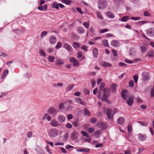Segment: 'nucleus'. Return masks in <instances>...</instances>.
Returning <instances> with one entry per match:
<instances>
[{
    "label": "nucleus",
    "instance_id": "c756f323",
    "mask_svg": "<svg viewBox=\"0 0 154 154\" xmlns=\"http://www.w3.org/2000/svg\"><path fill=\"white\" fill-rule=\"evenodd\" d=\"M74 86V85L73 84L69 85L66 88V91L67 92H68L71 90L73 89Z\"/></svg>",
    "mask_w": 154,
    "mask_h": 154
},
{
    "label": "nucleus",
    "instance_id": "7ed1b4c3",
    "mask_svg": "<svg viewBox=\"0 0 154 154\" xmlns=\"http://www.w3.org/2000/svg\"><path fill=\"white\" fill-rule=\"evenodd\" d=\"M48 133L50 137H55L58 135V131L56 128H53L49 130Z\"/></svg>",
    "mask_w": 154,
    "mask_h": 154
},
{
    "label": "nucleus",
    "instance_id": "ea45409f",
    "mask_svg": "<svg viewBox=\"0 0 154 154\" xmlns=\"http://www.w3.org/2000/svg\"><path fill=\"white\" fill-rule=\"evenodd\" d=\"M72 46L75 49L79 48L80 47V45L79 44L75 42H73Z\"/></svg>",
    "mask_w": 154,
    "mask_h": 154
},
{
    "label": "nucleus",
    "instance_id": "dca6fc26",
    "mask_svg": "<svg viewBox=\"0 0 154 154\" xmlns=\"http://www.w3.org/2000/svg\"><path fill=\"white\" fill-rule=\"evenodd\" d=\"M124 118L122 117H120L117 119V123L120 125L123 124L125 122Z\"/></svg>",
    "mask_w": 154,
    "mask_h": 154
},
{
    "label": "nucleus",
    "instance_id": "a878e982",
    "mask_svg": "<svg viewBox=\"0 0 154 154\" xmlns=\"http://www.w3.org/2000/svg\"><path fill=\"white\" fill-rule=\"evenodd\" d=\"M101 65L105 67H110L112 66V65L106 61H104L103 63L101 64Z\"/></svg>",
    "mask_w": 154,
    "mask_h": 154
},
{
    "label": "nucleus",
    "instance_id": "13d9d810",
    "mask_svg": "<svg viewBox=\"0 0 154 154\" xmlns=\"http://www.w3.org/2000/svg\"><path fill=\"white\" fill-rule=\"evenodd\" d=\"M119 65L121 67L125 66L126 67L127 66V65L123 62L119 63Z\"/></svg>",
    "mask_w": 154,
    "mask_h": 154
},
{
    "label": "nucleus",
    "instance_id": "79ce46f5",
    "mask_svg": "<svg viewBox=\"0 0 154 154\" xmlns=\"http://www.w3.org/2000/svg\"><path fill=\"white\" fill-rule=\"evenodd\" d=\"M39 53L40 55L45 57L46 56L45 53L43 50L40 49L39 51Z\"/></svg>",
    "mask_w": 154,
    "mask_h": 154
},
{
    "label": "nucleus",
    "instance_id": "f3484780",
    "mask_svg": "<svg viewBox=\"0 0 154 154\" xmlns=\"http://www.w3.org/2000/svg\"><path fill=\"white\" fill-rule=\"evenodd\" d=\"M63 47L69 52H72V47L67 43H64L63 45Z\"/></svg>",
    "mask_w": 154,
    "mask_h": 154
},
{
    "label": "nucleus",
    "instance_id": "49530a36",
    "mask_svg": "<svg viewBox=\"0 0 154 154\" xmlns=\"http://www.w3.org/2000/svg\"><path fill=\"white\" fill-rule=\"evenodd\" d=\"M48 33V32L46 31H42L41 35V37L43 38Z\"/></svg>",
    "mask_w": 154,
    "mask_h": 154
},
{
    "label": "nucleus",
    "instance_id": "b1692460",
    "mask_svg": "<svg viewBox=\"0 0 154 154\" xmlns=\"http://www.w3.org/2000/svg\"><path fill=\"white\" fill-rule=\"evenodd\" d=\"M147 49L146 46L144 45H142L140 47V51L142 53H145L147 51Z\"/></svg>",
    "mask_w": 154,
    "mask_h": 154
},
{
    "label": "nucleus",
    "instance_id": "0eeeda50",
    "mask_svg": "<svg viewBox=\"0 0 154 154\" xmlns=\"http://www.w3.org/2000/svg\"><path fill=\"white\" fill-rule=\"evenodd\" d=\"M138 139L141 141H143L146 140L147 136L145 134H137Z\"/></svg>",
    "mask_w": 154,
    "mask_h": 154
},
{
    "label": "nucleus",
    "instance_id": "a18cd8bd",
    "mask_svg": "<svg viewBox=\"0 0 154 154\" xmlns=\"http://www.w3.org/2000/svg\"><path fill=\"white\" fill-rule=\"evenodd\" d=\"M64 103H60L59 105V108L60 109H64Z\"/></svg>",
    "mask_w": 154,
    "mask_h": 154
},
{
    "label": "nucleus",
    "instance_id": "6e6d98bb",
    "mask_svg": "<svg viewBox=\"0 0 154 154\" xmlns=\"http://www.w3.org/2000/svg\"><path fill=\"white\" fill-rule=\"evenodd\" d=\"M97 121V119L96 118H93L91 119L90 122L91 123L94 124Z\"/></svg>",
    "mask_w": 154,
    "mask_h": 154
},
{
    "label": "nucleus",
    "instance_id": "4468645a",
    "mask_svg": "<svg viewBox=\"0 0 154 154\" xmlns=\"http://www.w3.org/2000/svg\"><path fill=\"white\" fill-rule=\"evenodd\" d=\"M48 112L50 114H53L54 116L56 115L57 113L56 109L53 107L50 108L48 110Z\"/></svg>",
    "mask_w": 154,
    "mask_h": 154
},
{
    "label": "nucleus",
    "instance_id": "2f4dec72",
    "mask_svg": "<svg viewBox=\"0 0 154 154\" xmlns=\"http://www.w3.org/2000/svg\"><path fill=\"white\" fill-rule=\"evenodd\" d=\"M102 44L104 46L107 47H109V45L108 41L104 39L102 41Z\"/></svg>",
    "mask_w": 154,
    "mask_h": 154
},
{
    "label": "nucleus",
    "instance_id": "6e6552de",
    "mask_svg": "<svg viewBox=\"0 0 154 154\" xmlns=\"http://www.w3.org/2000/svg\"><path fill=\"white\" fill-rule=\"evenodd\" d=\"M79 135L78 133L76 131H73L71 134V139L72 140H74L77 139Z\"/></svg>",
    "mask_w": 154,
    "mask_h": 154
},
{
    "label": "nucleus",
    "instance_id": "cd10ccee",
    "mask_svg": "<svg viewBox=\"0 0 154 154\" xmlns=\"http://www.w3.org/2000/svg\"><path fill=\"white\" fill-rule=\"evenodd\" d=\"M77 32L79 34H82L84 33L85 30L83 28L81 27H79L77 29Z\"/></svg>",
    "mask_w": 154,
    "mask_h": 154
},
{
    "label": "nucleus",
    "instance_id": "20e7f679",
    "mask_svg": "<svg viewBox=\"0 0 154 154\" xmlns=\"http://www.w3.org/2000/svg\"><path fill=\"white\" fill-rule=\"evenodd\" d=\"M69 61L72 63V65L74 66H79V62L75 58H69Z\"/></svg>",
    "mask_w": 154,
    "mask_h": 154
},
{
    "label": "nucleus",
    "instance_id": "412c9836",
    "mask_svg": "<svg viewBox=\"0 0 154 154\" xmlns=\"http://www.w3.org/2000/svg\"><path fill=\"white\" fill-rule=\"evenodd\" d=\"M94 57V58H96L97 57L98 55V51L97 49L95 48H94L92 51Z\"/></svg>",
    "mask_w": 154,
    "mask_h": 154
},
{
    "label": "nucleus",
    "instance_id": "2eb2a0df",
    "mask_svg": "<svg viewBox=\"0 0 154 154\" xmlns=\"http://www.w3.org/2000/svg\"><path fill=\"white\" fill-rule=\"evenodd\" d=\"M144 81H148L149 80V74L147 72H144L142 74Z\"/></svg>",
    "mask_w": 154,
    "mask_h": 154
},
{
    "label": "nucleus",
    "instance_id": "4d7b16f0",
    "mask_svg": "<svg viewBox=\"0 0 154 154\" xmlns=\"http://www.w3.org/2000/svg\"><path fill=\"white\" fill-rule=\"evenodd\" d=\"M32 132L31 131H28L27 134V137L28 138H31L32 135Z\"/></svg>",
    "mask_w": 154,
    "mask_h": 154
},
{
    "label": "nucleus",
    "instance_id": "e2e57ef3",
    "mask_svg": "<svg viewBox=\"0 0 154 154\" xmlns=\"http://www.w3.org/2000/svg\"><path fill=\"white\" fill-rule=\"evenodd\" d=\"M66 127L67 128L70 129L72 128V125L70 123H68L66 125Z\"/></svg>",
    "mask_w": 154,
    "mask_h": 154
},
{
    "label": "nucleus",
    "instance_id": "052dcab7",
    "mask_svg": "<svg viewBox=\"0 0 154 154\" xmlns=\"http://www.w3.org/2000/svg\"><path fill=\"white\" fill-rule=\"evenodd\" d=\"M109 30V29H103L100 30V32L101 33H103L108 32Z\"/></svg>",
    "mask_w": 154,
    "mask_h": 154
},
{
    "label": "nucleus",
    "instance_id": "09e8293b",
    "mask_svg": "<svg viewBox=\"0 0 154 154\" xmlns=\"http://www.w3.org/2000/svg\"><path fill=\"white\" fill-rule=\"evenodd\" d=\"M91 86L92 88L94 87L96 84V81L95 79H92L91 80Z\"/></svg>",
    "mask_w": 154,
    "mask_h": 154
},
{
    "label": "nucleus",
    "instance_id": "5fc2aeb1",
    "mask_svg": "<svg viewBox=\"0 0 154 154\" xmlns=\"http://www.w3.org/2000/svg\"><path fill=\"white\" fill-rule=\"evenodd\" d=\"M128 130L129 133H131L132 131V127L131 125H129L128 126Z\"/></svg>",
    "mask_w": 154,
    "mask_h": 154
},
{
    "label": "nucleus",
    "instance_id": "de8ad7c7",
    "mask_svg": "<svg viewBox=\"0 0 154 154\" xmlns=\"http://www.w3.org/2000/svg\"><path fill=\"white\" fill-rule=\"evenodd\" d=\"M133 78L134 80L135 83H137L138 79V75H135L133 76Z\"/></svg>",
    "mask_w": 154,
    "mask_h": 154
},
{
    "label": "nucleus",
    "instance_id": "c9c22d12",
    "mask_svg": "<svg viewBox=\"0 0 154 154\" xmlns=\"http://www.w3.org/2000/svg\"><path fill=\"white\" fill-rule=\"evenodd\" d=\"M95 129L94 128L90 127L87 128V132L89 133H92L94 131Z\"/></svg>",
    "mask_w": 154,
    "mask_h": 154
},
{
    "label": "nucleus",
    "instance_id": "58836bf2",
    "mask_svg": "<svg viewBox=\"0 0 154 154\" xmlns=\"http://www.w3.org/2000/svg\"><path fill=\"white\" fill-rule=\"evenodd\" d=\"M63 61L59 59H57L56 61V64L60 65H62L63 64Z\"/></svg>",
    "mask_w": 154,
    "mask_h": 154
},
{
    "label": "nucleus",
    "instance_id": "393cba45",
    "mask_svg": "<svg viewBox=\"0 0 154 154\" xmlns=\"http://www.w3.org/2000/svg\"><path fill=\"white\" fill-rule=\"evenodd\" d=\"M106 15L108 17L112 18L114 17V15L113 13L110 11L107 12L105 13Z\"/></svg>",
    "mask_w": 154,
    "mask_h": 154
},
{
    "label": "nucleus",
    "instance_id": "c85d7f7f",
    "mask_svg": "<svg viewBox=\"0 0 154 154\" xmlns=\"http://www.w3.org/2000/svg\"><path fill=\"white\" fill-rule=\"evenodd\" d=\"M129 19V17L128 16H125L122 17L121 21L123 22H126Z\"/></svg>",
    "mask_w": 154,
    "mask_h": 154
},
{
    "label": "nucleus",
    "instance_id": "4be33fe9",
    "mask_svg": "<svg viewBox=\"0 0 154 154\" xmlns=\"http://www.w3.org/2000/svg\"><path fill=\"white\" fill-rule=\"evenodd\" d=\"M57 39L53 35H51L50 37V41L51 44H54L56 42Z\"/></svg>",
    "mask_w": 154,
    "mask_h": 154
},
{
    "label": "nucleus",
    "instance_id": "5701e85b",
    "mask_svg": "<svg viewBox=\"0 0 154 154\" xmlns=\"http://www.w3.org/2000/svg\"><path fill=\"white\" fill-rule=\"evenodd\" d=\"M154 52L153 50H150L146 54V56H149V57H151L154 56Z\"/></svg>",
    "mask_w": 154,
    "mask_h": 154
},
{
    "label": "nucleus",
    "instance_id": "a19ab883",
    "mask_svg": "<svg viewBox=\"0 0 154 154\" xmlns=\"http://www.w3.org/2000/svg\"><path fill=\"white\" fill-rule=\"evenodd\" d=\"M62 43L59 42L57 43V44L55 47V48L56 49H59L62 47Z\"/></svg>",
    "mask_w": 154,
    "mask_h": 154
},
{
    "label": "nucleus",
    "instance_id": "7c9ffc66",
    "mask_svg": "<svg viewBox=\"0 0 154 154\" xmlns=\"http://www.w3.org/2000/svg\"><path fill=\"white\" fill-rule=\"evenodd\" d=\"M8 73V70L5 69L2 75L1 78L2 79H4L5 77L6 76V75Z\"/></svg>",
    "mask_w": 154,
    "mask_h": 154
},
{
    "label": "nucleus",
    "instance_id": "ddd939ff",
    "mask_svg": "<svg viewBox=\"0 0 154 154\" xmlns=\"http://www.w3.org/2000/svg\"><path fill=\"white\" fill-rule=\"evenodd\" d=\"M128 92V91L126 89H124L122 91L121 94V96L124 100H126L127 99V97L125 94Z\"/></svg>",
    "mask_w": 154,
    "mask_h": 154
},
{
    "label": "nucleus",
    "instance_id": "1a4fd4ad",
    "mask_svg": "<svg viewBox=\"0 0 154 154\" xmlns=\"http://www.w3.org/2000/svg\"><path fill=\"white\" fill-rule=\"evenodd\" d=\"M97 125L98 127L100 126V127L103 130H104L107 128V124L102 122H98Z\"/></svg>",
    "mask_w": 154,
    "mask_h": 154
},
{
    "label": "nucleus",
    "instance_id": "3c124183",
    "mask_svg": "<svg viewBox=\"0 0 154 154\" xmlns=\"http://www.w3.org/2000/svg\"><path fill=\"white\" fill-rule=\"evenodd\" d=\"M55 58L54 57L49 56L48 58L49 61L51 62H53L54 61Z\"/></svg>",
    "mask_w": 154,
    "mask_h": 154
},
{
    "label": "nucleus",
    "instance_id": "aec40b11",
    "mask_svg": "<svg viewBox=\"0 0 154 154\" xmlns=\"http://www.w3.org/2000/svg\"><path fill=\"white\" fill-rule=\"evenodd\" d=\"M119 43V42L118 41L113 40L111 42V44L112 46L116 47L118 46Z\"/></svg>",
    "mask_w": 154,
    "mask_h": 154
},
{
    "label": "nucleus",
    "instance_id": "9d476101",
    "mask_svg": "<svg viewBox=\"0 0 154 154\" xmlns=\"http://www.w3.org/2000/svg\"><path fill=\"white\" fill-rule=\"evenodd\" d=\"M112 110L111 109H107L106 114L107 118L109 119H113V115L111 114Z\"/></svg>",
    "mask_w": 154,
    "mask_h": 154
},
{
    "label": "nucleus",
    "instance_id": "864d4df0",
    "mask_svg": "<svg viewBox=\"0 0 154 154\" xmlns=\"http://www.w3.org/2000/svg\"><path fill=\"white\" fill-rule=\"evenodd\" d=\"M131 19L134 20H139L141 19L140 17H131Z\"/></svg>",
    "mask_w": 154,
    "mask_h": 154
},
{
    "label": "nucleus",
    "instance_id": "69168bd1",
    "mask_svg": "<svg viewBox=\"0 0 154 154\" xmlns=\"http://www.w3.org/2000/svg\"><path fill=\"white\" fill-rule=\"evenodd\" d=\"M67 119L68 120H70L73 118V116L72 114H68L66 116Z\"/></svg>",
    "mask_w": 154,
    "mask_h": 154
},
{
    "label": "nucleus",
    "instance_id": "39448f33",
    "mask_svg": "<svg viewBox=\"0 0 154 154\" xmlns=\"http://www.w3.org/2000/svg\"><path fill=\"white\" fill-rule=\"evenodd\" d=\"M134 97L133 95L130 96L128 99L127 100V103L129 106H132L134 103Z\"/></svg>",
    "mask_w": 154,
    "mask_h": 154
},
{
    "label": "nucleus",
    "instance_id": "680f3d73",
    "mask_svg": "<svg viewBox=\"0 0 154 154\" xmlns=\"http://www.w3.org/2000/svg\"><path fill=\"white\" fill-rule=\"evenodd\" d=\"M45 149L46 151L49 154H52V152L51 151L50 149L49 148L48 146L47 145L45 147Z\"/></svg>",
    "mask_w": 154,
    "mask_h": 154
},
{
    "label": "nucleus",
    "instance_id": "338daca9",
    "mask_svg": "<svg viewBox=\"0 0 154 154\" xmlns=\"http://www.w3.org/2000/svg\"><path fill=\"white\" fill-rule=\"evenodd\" d=\"M99 133L100 132L99 130H97L94 132V135L95 136H98L99 135Z\"/></svg>",
    "mask_w": 154,
    "mask_h": 154
},
{
    "label": "nucleus",
    "instance_id": "bf43d9fd",
    "mask_svg": "<svg viewBox=\"0 0 154 154\" xmlns=\"http://www.w3.org/2000/svg\"><path fill=\"white\" fill-rule=\"evenodd\" d=\"M59 149L63 153L65 154L67 153L66 150L64 148L60 147Z\"/></svg>",
    "mask_w": 154,
    "mask_h": 154
},
{
    "label": "nucleus",
    "instance_id": "f8f14e48",
    "mask_svg": "<svg viewBox=\"0 0 154 154\" xmlns=\"http://www.w3.org/2000/svg\"><path fill=\"white\" fill-rule=\"evenodd\" d=\"M50 125L53 127H57L61 125L58 123V122L55 119L51 121L50 122Z\"/></svg>",
    "mask_w": 154,
    "mask_h": 154
},
{
    "label": "nucleus",
    "instance_id": "4c0bfd02",
    "mask_svg": "<svg viewBox=\"0 0 154 154\" xmlns=\"http://www.w3.org/2000/svg\"><path fill=\"white\" fill-rule=\"evenodd\" d=\"M52 7L53 8H55L57 9L59 8V3L57 2H54L53 4Z\"/></svg>",
    "mask_w": 154,
    "mask_h": 154
},
{
    "label": "nucleus",
    "instance_id": "c03bdc74",
    "mask_svg": "<svg viewBox=\"0 0 154 154\" xmlns=\"http://www.w3.org/2000/svg\"><path fill=\"white\" fill-rule=\"evenodd\" d=\"M72 100H67L64 103L65 105H67L68 106L70 105L72 103Z\"/></svg>",
    "mask_w": 154,
    "mask_h": 154
},
{
    "label": "nucleus",
    "instance_id": "e433bc0d",
    "mask_svg": "<svg viewBox=\"0 0 154 154\" xmlns=\"http://www.w3.org/2000/svg\"><path fill=\"white\" fill-rule=\"evenodd\" d=\"M37 151L38 153V154H44V152L43 149L39 147L37 149Z\"/></svg>",
    "mask_w": 154,
    "mask_h": 154
},
{
    "label": "nucleus",
    "instance_id": "0e129e2a",
    "mask_svg": "<svg viewBox=\"0 0 154 154\" xmlns=\"http://www.w3.org/2000/svg\"><path fill=\"white\" fill-rule=\"evenodd\" d=\"M112 52L114 56L117 57L118 56V54L116 52V50L115 49H112Z\"/></svg>",
    "mask_w": 154,
    "mask_h": 154
},
{
    "label": "nucleus",
    "instance_id": "603ef678",
    "mask_svg": "<svg viewBox=\"0 0 154 154\" xmlns=\"http://www.w3.org/2000/svg\"><path fill=\"white\" fill-rule=\"evenodd\" d=\"M129 85L132 88L134 86V82L133 80H130L129 82Z\"/></svg>",
    "mask_w": 154,
    "mask_h": 154
},
{
    "label": "nucleus",
    "instance_id": "f257e3e1",
    "mask_svg": "<svg viewBox=\"0 0 154 154\" xmlns=\"http://www.w3.org/2000/svg\"><path fill=\"white\" fill-rule=\"evenodd\" d=\"M98 2V8L99 10H102L107 7V2L106 0H99Z\"/></svg>",
    "mask_w": 154,
    "mask_h": 154
},
{
    "label": "nucleus",
    "instance_id": "423d86ee",
    "mask_svg": "<svg viewBox=\"0 0 154 154\" xmlns=\"http://www.w3.org/2000/svg\"><path fill=\"white\" fill-rule=\"evenodd\" d=\"M146 34L149 36H152L154 35V27L150 28L146 31Z\"/></svg>",
    "mask_w": 154,
    "mask_h": 154
},
{
    "label": "nucleus",
    "instance_id": "9b49d317",
    "mask_svg": "<svg viewBox=\"0 0 154 154\" xmlns=\"http://www.w3.org/2000/svg\"><path fill=\"white\" fill-rule=\"evenodd\" d=\"M74 100L77 103L80 104L82 105H85V103L80 98L75 97L74 98Z\"/></svg>",
    "mask_w": 154,
    "mask_h": 154
},
{
    "label": "nucleus",
    "instance_id": "bb28decb",
    "mask_svg": "<svg viewBox=\"0 0 154 154\" xmlns=\"http://www.w3.org/2000/svg\"><path fill=\"white\" fill-rule=\"evenodd\" d=\"M23 29L21 30L18 29H14L12 30V31L16 34H20L24 32Z\"/></svg>",
    "mask_w": 154,
    "mask_h": 154
},
{
    "label": "nucleus",
    "instance_id": "774afa93",
    "mask_svg": "<svg viewBox=\"0 0 154 154\" xmlns=\"http://www.w3.org/2000/svg\"><path fill=\"white\" fill-rule=\"evenodd\" d=\"M153 88L151 89V96L152 97L154 96V85L153 86Z\"/></svg>",
    "mask_w": 154,
    "mask_h": 154
},
{
    "label": "nucleus",
    "instance_id": "f03ea898",
    "mask_svg": "<svg viewBox=\"0 0 154 154\" xmlns=\"http://www.w3.org/2000/svg\"><path fill=\"white\" fill-rule=\"evenodd\" d=\"M103 94L101 98H108L110 96V91L108 88H105L103 90Z\"/></svg>",
    "mask_w": 154,
    "mask_h": 154
},
{
    "label": "nucleus",
    "instance_id": "f704fd0d",
    "mask_svg": "<svg viewBox=\"0 0 154 154\" xmlns=\"http://www.w3.org/2000/svg\"><path fill=\"white\" fill-rule=\"evenodd\" d=\"M105 84L104 82H102L100 85L99 89L100 91H102V89L104 87Z\"/></svg>",
    "mask_w": 154,
    "mask_h": 154
},
{
    "label": "nucleus",
    "instance_id": "473e14b6",
    "mask_svg": "<svg viewBox=\"0 0 154 154\" xmlns=\"http://www.w3.org/2000/svg\"><path fill=\"white\" fill-rule=\"evenodd\" d=\"M77 57L78 58H81L80 60H82L84 59V57L83 56L81 52H79L78 53Z\"/></svg>",
    "mask_w": 154,
    "mask_h": 154
},
{
    "label": "nucleus",
    "instance_id": "72a5a7b5",
    "mask_svg": "<svg viewBox=\"0 0 154 154\" xmlns=\"http://www.w3.org/2000/svg\"><path fill=\"white\" fill-rule=\"evenodd\" d=\"M147 21L145 20L140 21L137 22L136 24L138 26H141L145 23H147Z\"/></svg>",
    "mask_w": 154,
    "mask_h": 154
},
{
    "label": "nucleus",
    "instance_id": "6ab92c4d",
    "mask_svg": "<svg viewBox=\"0 0 154 154\" xmlns=\"http://www.w3.org/2000/svg\"><path fill=\"white\" fill-rule=\"evenodd\" d=\"M58 119L60 122L62 123L65 121L66 117L64 116L60 115L58 116Z\"/></svg>",
    "mask_w": 154,
    "mask_h": 154
},
{
    "label": "nucleus",
    "instance_id": "8fccbe9b",
    "mask_svg": "<svg viewBox=\"0 0 154 154\" xmlns=\"http://www.w3.org/2000/svg\"><path fill=\"white\" fill-rule=\"evenodd\" d=\"M107 98H101V99L102 101L105 102L108 104H111L110 101L109 100H107Z\"/></svg>",
    "mask_w": 154,
    "mask_h": 154
},
{
    "label": "nucleus",
    "instance_id": "37998d69",
    "mask_svg": "<svg viewBox=\"0 0 154 154\" xmlns=\"http://www.w3.org/2000/svg\"><path fill=\"white\" fill-rule=\"evenodd\" d=\"M151 14L148 11H144L143 12V16L145 17H149L150 16Z\"/></svg>",
    "mask_w": 154,
    "mask_h": 154
},
{
    "label": "nucleus",
    "instance_id": "a211bd4d",
    "mask_svg": "<svg viewBox=\"0 0 154 154\" xmlns=\"http://www.w3.org/2000/svg\"><path fill=\"white\" fill-rule=\"evenodd\" d=\"M117 87V85L116 84H112L111 85V89L112 93H115L116 92Z\"/></svg>",
    "mask_w": 154,
    "mask_h": 154
}]
</instances>
